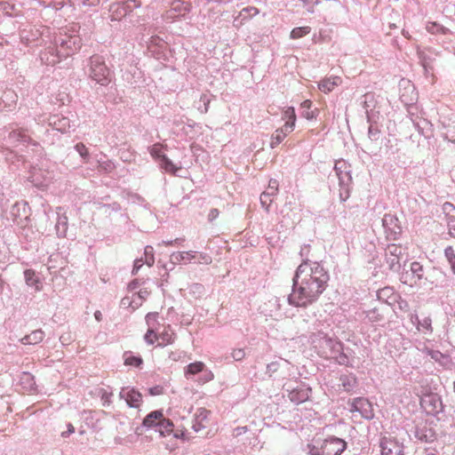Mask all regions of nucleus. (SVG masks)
Instances as JSON below:
<instances>
[{"mask_svg": "<svg viewBox=\"0 0 455 455\" xmlns=\"http://www.w3.org/2000/svg\"><path fill=\"white\" fill-rule=\"evenodd\" d=\"M427 354L436 362H439L443 358V355L438 350L427 349Z\"/></svg>", "mask_w": 455, "mask_h": 455, "instance_id": "nucleus-58", "label": "nucleus"}, {"mask_svg": "<svg viewBox=\"0 0 455 455\" xmlns=\"http://www.w3.org/2000/svg\"><path fill=\"white\" fill-rule=\"evenodd\" d=\"M419 59H420L421 65L424 68L425 75H427L429 72V69H432V68L430 67L431 59H430V57H427L421 53L419 54Z\"/></svg>", "mask_w": 455, "mask_h": 455, "instance_id": "nucleus-54", "label": "nucleus"}, {"mask_svg": "<svg viewBox=\"0 0 455 455\" xmlns=\"http://www.w3.org/2000/svg\"><path fill=\"white\" fill-rule=\"evenodd\" d=\"M79 4L84 6H96L98 5L101 0H76Z\"/></svg>", "mask_w": 455, "mask_h": 455, "instance_id": "nucleus-63", "label": "nucleus"}, {"mask_svg": "<svg viewBox=\"0 0 455 455\" xmlns=\"http://www.w3.org/2000/svg\"><path fill=\"white\" fill-rule=\"evenodd\" d=\"M123 357L124 364L128 366L139 368L143 363L142 358L140 355H133L131 351L124 352Z\"/></svg>", "mask_w": 455, "mask_h": 455, "instance_id": "nucleus-30", "label": "nucleus"}, {"mask_svg": "<svg viewBox=\"0 0 455 455\" xmlns=\"http://www.w3.org/2000/svg\"><path fill=\"white\" fill-rule=\"evenodd\" d=\"M196 255L197 251H175L171 254V261L173 264H188L196 258Z\"/></svg>", "mask_w": 455, "mask_h": 455, "instance_id": "nucleus-18", "label": "nucleus"}, {"mask_svg": "<svg viewBox=\"0 0 455 455\" xmlns=\"http://www.w3.org/2000/svg\"><path fill=\"white\" fill-rule=\"evenodd\" d=\"M420 405L427 414L433 416L439 414L443 410L441 397L434 393L423 395L420 399Z\"/></svg>", "mask_w": 455, "mask_h": 455, "instance_id": "nucleus-6", "label": "nucleus"}, {"mask_svg": "<svg viewBox=\"0 0 455 455\" xmlns=\"http://www.w3.org/2000/svg\"><path fill=\"white\" fill-rule=\"evenodd\" d=\"M386 261L389 269L394 272H398L401 269L400 259L403 255V249L396 244H389L386 249Z\"/></svg>", "mask_w": 455, "mask_h": 455, "instance_id": "nucleus-9", "label": "nucleus"}, {"mask_svg": "<svg viewBox=\"0 0 455 455\" xmlns=\"http://www.w3.org/2000/svg\"><path fill=\"white\" fill-rule=\"evenodd\" d=\"M438 28V23L436 22H429L426 28L427 30L429 32V33H432V34H435V33H438L439 30L437 29Z\"/></svg>", "mask_w": 455, "mask_h": 455, "instance_id": "nucleus-64", "label": "nucleus"}, {"mask_svg": "<svg viewBox=\"0 0 455 455\" xmlns=\"http://www.w3.org/2000/svg\"><path fill=\"white\" fill-rule=\"evenodd\" d=\"M191 4L183 0H173L171 4L170 12L177 13L179 16H183L190 11Z\"/></svg>", "mask_w": 455, "mask_h": 455, "instance_id": "nucleus-24", "label": "nucleus"}, {"mask_svg": "<svg viewBox=\"0 0 455 455\" xmlns=\"http://www.w3.org/2000/svg\"><path fill=\"white\" fill-rule=\"evenodd\" d=\"M310 32H311L310 27H298V28H294L291 31L290 36L291 39H299V38H301V37L308 35Z\"/></svg>", "mask_w": 455, "mask_h": 455, "instance_id": "nucleus-41", "label": "nucleus"}, {"mask_svg": "<svg viewBox=\"0 0 455 455\" xmlns=\"http://www.w3.org/2000/svg\"><path fill=\"white\" fill-rule=\"evenodd\" d=\"M351 411L359 412L362 417L366 419H371L374 416L371 403L363 397H356L354 399Z\"/></svg>", "mask_w": 455, "mask_h": 455, "instance_id": "nucleus-11", "label": "nucleus"}, {"mask_svg": "<svg viewBox=\"0 0 455 455\" xmlns=\"http://www.w3.org/2000/svg\"><path fill=\"white\" fill-rule=\"evenodd\" d=\"M205 365L202 362H195L189 363L185 368V376L187 379H190L191 376L196 375L204 371Z\"/></svg>", "mask_w": 455, "mask_h": 455, "instance_id": "nucleus-33", "label": "nucleus"}, {"mask_svg": "<svg viewBox=\"0 0 455 455\" xmlns=\"http://www.w3.org/2000/svg\"><path fill=\"white\" fill-rule=\"evenodd\" d=\"M112 393L104 390L101 394V400L104 406H108L111 403Z\"/></svg>", "mask_w": 455, "mask_h": 455, "instance_id": "nucleus-60", "label": "nucleus"}, {"mask_svg": "<svg viewBox=\"0 0 455 455\" xmlns=\"http://www.w3.org/2000/svg\"><path fill=\"white\" fill-rule=\"evenodd\" d=\"M231 355L234 358V360L241 361L244 358L245 352L243 348H236L233 350Z\"/></svg>", "mask_w": 455, "mask_h": 455, "instance_id": "nucleus-59", "label": "nucleus"}, {"mask_svg": "<svg viewBox=\"0 0 455 455\" xmlns=\"http://www.w3.org/2000/svg\"><path fill=\"white\" fill-rule=\"evenodd\" d=\"M309 250V244H304L300 248L299 255L302 262L292 277L291 292L288 296V303L294 307H306L315 302L325 291L330 280L329 273L323 266L308 258Z\"/></svg>", "mask_w": 455, "mask_h": 455, "instance_id": "nucleus-1", "label": "nucleus"}, {"mask_svg": "<svg viewBox=\"0 0 455 455\" xmlns=\"http://www.w3.org/2000/svg\"><path fill=\"white\" fill-rule=\"evenodd\" d=\"M320 91L328 93L333 90V82L331 78L323 79L318 84Z\"/></svg>", "mask_w": 455, "mask_h": 455, "instance_id": "nucleus-48", "label": "nucleus"}, {"mask_svg": "<svg viewBox=\"0 0 455 455\" xmlns=\"http://www.w3.org/2000/svg\"><path fill=\"white\" fill-rule=\"evenodd\" d=\"M330 358L335 359L339 365L353 367L348 355L344 351L343 345H341V349L337 354L333 353Z\"/></svg>", "mask_w": 455, "mask_h": 455, "instance_id": "nucleus-32", "label": "nucleus"}, {"mask_svg": "<svg viewBox=\"0 0 455 455\" xmlns=\"http://www.w3.org/2000/svg\"><path fill=\"white\" fill-rule=\"evenodd\" d=\"M50 124H52L54 128L61 132H66L67 127H69V121L68 118L62 117L60 118L57 116H54L51 121Z\"/></svg>", "mask_w": 455, "mask_h": 455, "instance_id": "nucleus-35", "label": "nucleus"}, {"mask_svg": "<svg viewBox=\"0 0 455 455\" xmlns=\"http://www.w3.org/2000/svg\"><path fill=\"white\" fill-rule=\"evenodd\" d=\"M278 192V181L271 179L268 183V188L260 195V204L262 207L269 212V206L273 201L272 197L276 196Z\"/></svg>", "mask_w": 455, "mask_h": 455, "instance_id": "nucleus-14", "label": "nucleus"}, {"mask_svg": "<svg viewBox=\"0 0 455 455\" xmlns=\"http://www.w3.org/2000/svg\"><path fill=\"white\" fill-rule=\"evenodd\" d=\"M339 386L343 391L350 393L356 387L357 379L353 373L341 374Z\"/></svg>", "mask_w": 455, "mask_h": 455, "instance_id": "nucleus-21", "label": "nucleus"}, {"mask_svg": "<svg viewBox=\"0 0 455 455\" xmlns=\"http://www.w3.org/2000/svg\"><path fill=\"white\" fill-rule=\"evenodd\" d=\"M444 256L451 267L452 273L455 275V251L452 246H447L444 249Z\"/></svg>", "mask_w": 455, "mask_h": 455, "instance_id": "nucleus-44", "label": "nucleus"}, {"mask_svg": "<svg viewBox=\"0 0 455 455\" xmlns=\"http://www.w3.org/2000/svg\"><path fill=\"white\" fill-rule=\"evenodd\" d=\"M20 384L23 386V388L28 391L35 389L36 381L34 376L29 372H22L20 376Z\"/></svg>", "mask_w": 455, "mask_h": 455, "instance_id": "nucleus-34", "label": "nucleus"}, {"mask_svg": "<svg viewBox=\"0 0 455 455\" xmlns=\"http://www.w3.org/2000/svg\"><path fill=\"white\" fill-rule=\"evenodd\" d=\"M26 205H27V204H26L25 203H23V204H19V203L15 204L12 206V210H11V214H12V216H14V217H17V214H18V212H20V206H22L23 210L25 211V209H26Z\"/></svg>", "mask_w": 455, "mask_h": 455, "instance_id": "nucleus-62", "label": "nucleus"}, {"mask_svg": "<svg viewBox=\"0 0 455 455\" xmlns=\"http://www.w3.org/2000/svg\"><path fill=\"white\" fill-rule=\"evenodd\" d=\"M157 339H161L163 345L172 344L173 342V332L170 331V327H168V329L164 328V330L157 335Z\"/></svg>", "mask_w": 455, "mask_h": 455, "instance_id": "nucleus-45", "label": "nucleus"}, {"mask_svg": "<svg viewBox=\"0 0 455 455\" xmlns=\"http://www.w3.org/2000/svg\"><path fill=\"white\" fill-rule=\"evenodd\" d=\"M334 171L339 179V198L345 202L349 197L352 176L350 165L344 160H339L335 163Z\"/></svg>", "mask_w": 455, "mask_h": 455, "instance_id": "nucleus-4", "label": "nucleus"}, {"mask_svg": "<svg viewBox=\"0 0 455 455\" xmlns=\"http://www.w3.org/2000/svg\"><path fill=\"white\" fill-rule=\"evenodd\" d=\"M286 137V132L283 130H275L271 136L270 147L275 148L277 147Z\"/></svg>", "mask_w": 455, "mask_h": 455, "instance_id": "nucleus-39", "label": "nucleus"}, {"mask_svg": "<svg viewBox=\"0 0 455 455\" xmlns=\"http://www.w3.org/2000/svg\"><path fill=\"white\" fill-rule=\"evenodd\" d=\"M162 417V410H156L149 412L142 421V427L146 429L154 428L156 430Z\"/></svg>", "mask_w": 455, "mask_h": 455, "instance_id": "nucleus-20", "label": "nucleus"}, {"mask_svg": "<svg viewBox=\"0 0 455 455\" xmlns=\"http://www.w3.org/2000/svg\"><path fill=\"white\" fill-rule=\"evenodd\" d=\"M381 455H404L403 444L390 437H381L379 440Z\"/></svg>", "mask_w": 455, "mask_h": 455, "instance_id": "nucleus-8", "label": "nucleus"}, {"mask_svg": "<svg viewBox=\"0 0 455 455\" xmlns=\"http://www.w3.org/2000/svg\"><path fill=\"white\" fill-rule=\"evenodd\" d=\"M132 9V5L129 4H118L116 5H112L110 8V12H112V20H121L123 17L126 16L129 10Z\"/></svg>", "mask_w": 455, "mask_h": 455, "instance_id": "nucleus-26", "label": "nucleus"}, {"mask_svg": "<svg viewBox=\"0 0 455 455\" xmlns=\"http://www.w3.org/2000/svg\"><path fill=\"white\" fill-rule=\"evenodd\" d=\"M283 118L286 121V129H293L296 122V114L293 107H288L283 112Z\"/></svg>", "mask_w": 455, "mask_h": 455, "instance_id": "nucleus-36", "label": "nucleus"}, {"mask_svg": "<svg viewBox=\"0 0 455 455\" xmlns=\"http://www.w3.org/2000/svg\"><path fill=\"white\" fill-rule=\"evenodd\" d=\"M68 228V217L61 207L57 208V220L55 224L56 234L59 237H65Z\"/></svg>", "mask_w": 455, "mask_h": 455, "instance_id": "nucleus-17", "label": "nucleus"}, {"mask_svg": "<svg viewBox=\"0 0 455 455\" xmlns=\"http://www.w3.org/2000/svg\"><path fill=\"white\" fill-rule=\"evenodd\" d=\"M376 122L369 123L368 137L371 141H377L379 139L380 131L374 124Z\"/></svg>", "mask_w": 455, "mask_h": 455, "instance_id": "nucleus-46", "label": "nucleus"}, {"mask_svg": "<svg viewBox=\"0 0 455 455\" xmlns=\"http://www.w3.org/2000/svg\"><path fill=\"white\" fill-rule=\"evenodd\" d=\"M133 303H134V300L132 298L125 296L121 299L120 307H124V308L132 307V310H134L140 305V302L136 303V306H133Z\"/></svg>", "mask_w": 455, "mask_h": 455, "instance_id": "nucleus-52", "label": "nucleus"}, {"mask_svg": "<svg viewBox=\"0 0 455 455\" xmlns=\"http://www.w3.org/2000/svg\"><path fill=\"white\" fill-rule=\"evenodd\" d=\"M103 207H105L107 209L106 212L108 211L119 212L121 210V205L116 202L109 204H104Z\"/></svg>", "mask_w": 455, "mask_h": 455, "instance_id": "nucleus-61", "label": "nucleus"}, {"mask_svg": "<svg viewBox=\"0 0 455 455\" xmlns=\"http://www.w3.org/2000/svg\"><path fill=\"white\" fill-rule=\"evenodd\" d=\"M149 153L158 162L162 159V156H165L162 153V146L160 144H155L149 148Z\"/></svg>", "mask_w": 455, "mask_h": 455, "instance_id": "nucleus-47", "label": "nucleus"}, {"mask_svg": "<svg viewBox=\"0 0 455 455\" xmlns=\"http://www.w3.org/2000/svg\"><path fill=\"white\" fill-rule=\"evenodd\" d=\"M209 414L210 411L205 408L197 409L195 414V421L192 426L195 432H199L201 429L206 427L204 423L208 420Z\"/></svg>", "mask_w": 455, "mask_h": 455, "instance_id": "nucleus-19", "label": "nucleus"}, {"mask_svg": "<svg viewBox=\"0 0 455 455\" xmlns=\"http://www.w3.org/2000/svg\"><path fill=\"white\" fill-rule=\"evenodd\" d=\"M8 139L11 143L28 144L31 139L23 131L13 130L9 133Z\"/></svg>", "mask_w": 455, "mask_h": 455, "instance_id": "nucleus-27", "label": "nucleus"}, {"mask_svg": "<svg viewBox=\"0 0 455 455\" xmlns=\"http://www.w3.org/2000/svg\"><path fill=\"white\" fill-rule=\"evenodd\" d=\"M443 212L445 215L448 235L455 238V206L451 203L446 202L443 204Z\"/></svg>", "mask_w": 455, "mask_h": 455, "instance_id": "nucleus-15", "label": "nucleus"}, {"mask_svg": "<svg viewBox=\"0 0 455 455\" xmlns=\"http://www.w3.org/2000/svg\"><path fill=\"white\" fill-rule=\"evenodd\" d=\"M411 121L419 134L426 138L429 137V132L431 131L432 124L428 120L416 117L415 119L411 118Z\"/></svg>", "mask_w": 455, "mask_h": 455, "instance_id": "nucleus-22", "label": "nucleus"}, {"mask_svg": "<svg viewBox=\"0 0 455 455\" xmlns=\"http://www.w3.org/2000/svg\"><path fill=\"white\" fill-rule=\"evenodd\" d=\"M347 442L336 436L326 438L322 443V455H341L347 449Z\"/></svg>", "mask_w": 455, "mask_h": 455, "instance_id": "nucleus-7", "label": "nucleus"}, {"mask_svg": "<svg viewBox=\"0 0 455 455\" xmlns=\"http://www.w3.org/2000/svg\"><path fill=\"white\" fill-rule=\"evenodd\" d=\"M120 398L124 399L127 405L132 408H139L141 401V394L133 387H123L119 394Z\"/></svg>", "mask_w": 455, "mask_h": 455, "instance_id": "nucleus-12", "label": "nucleus"}, {"mask_svg": "<svg viewBox=\"0 0 455 455\" xmlns=\"http://www.w3.org/2000/svg\"><path fill=\"white\" fill-rule=\"evenodd\" d=\"M78 26L72 24L60 30L54 37V47H50L41 53V60L46 65L53 66L60 59L74 54L81 48L82 42L78 32Z\"/></svg>", "mask_w": 455, "mask_h": 455, "instance_id": "nucleus-2", "label": "nucleus"}, {"mask_svg": "<svg viewBox=\"0 0 455 455\" xmlns=\"http://www.w3.org/2000/svg\"><path fill=\"white\" fill-rule=\"evenodd\" d=\"M312 102L310 100H305L301 103V116L307 120H311L315 117V113L311 110Z\"/></svg>", "mask_w": 455, "mask_h": 455, "instance_id": "nucleus-43", "label": "nucleus"}, {"mask_svg": "<svg viewBox=\"0 0 455 455\" xmlns=\"http://www.w3.org/2000/svg\"><path fill=\"white\" fill-rule=\"evenodd\" d=\"M28 180L36 188L44 189L48 186L50 179L40 169L33 168Z\"/></svg>", "mask_w": 455, "mask_h": 455, "instance_id": "nucleus-16", "label": "nucleus"}, {"mask_svg": "<svg viewBox=\"0 0 455 455\" xmlns=\"http://www.w3.org/2000/svg\"><path fill=\"white\" fill-rule=\"evenodd\" d=\"M145 264L152 267L155 263L154 249L152 246H146L145 248Z\"/></svg>", "mask_w": 455, "mask_h": 455, "instance_id": "nucleus-49", "label": "nucleus"}, {"mask_svg": "<svg viewBox=\"0 0 455 455\" xmlns=\"http://www.w3.org/2000/svg\"><path fill=\"white\" fill-rule=\"evenodd\" d=\"M115 164L112 161L108 160L104 162L99 161V170L100 172H104L106 173H110L114 171Z\"/></svg>", "mask_w": 455, "mask_h": 455, "instance_id": "nucleus-50", "label": "nucleus"}, {"mask_svg": "<svg viewBox=\"0 0 455 455\" xmlns=\"http://www.w3.org/2000/svg\"><path fill=\"white\" fill-rule=\"evenodd\" d=\"M173 430V423L171 419L163 417L160 419L159 424L157 425V427L156 429V432H158L162 436H165L167 435H170Z\"/></svg>", "mask_w": 455, "mask_h": 455, "instance_id": "nucleus-29", "label": "nucleus"}, {"mask_svg": "<svg viewBox=\"0 0 455 455\" xmlns=\"http://www.w3.org/2000/svg\"><path fill=\"white\" fill-rule=\"evenodd\" d=\"M287 391L289 392V399L292 403L299 404L308 400L311 388L306 384H299L296 387L291 388V390L287 389Z\"/></svg>", "mask_w": 455, "mask_h": 455, "instance_id": "nucleus-10", "label": "nucleus"}, {"mask_svg": "<svg viewBox=\"0 0 455 455\" xmlns=\"http://www.w3.org/2000/svg\"><path fill=\"white\" fill-rule=\"evenodd\" d=\"M410 271L416 277V280L420 282L424 278V267L423 266L418 262H411L410 265Z\"/></svg>", "mask_w": 455, "mask_h": 455, "instance_id": "nucleus-38", "label": "nucleus"}, {"mask_svg": "<svg viewBox=\"0 0 455 455\" xmlns=\"http://www.w3.org/2000/svg\"><path fill=\"white\" fill-rule=\"evenodd\" d=\"M144 339L147 344L153 345L155 341L157 339V334L153 328H148V331L144 336Z\"/></svg>", "mask_w": 455, "mask_h": 455, "instance_id": "nucleus-51", "label": "nucleus"}, {"mask_svg": "<svg viewBox=\"0 0 455 455\" xmlns=\"http://www.w3.org/2000/svg\"><path fill=\"white\" fill-rule=\"evenodd\" d=\"M414 437L421 442L428 443L434 440V434L432 433V430L427 427H417L414 430Z\"/></svg>", "mask_w": 455, "mask_h": 455, "instance_id": "nucleus-28", "label": "nucleus"}, {"mask_svg": "<svg viewBox=\"0 0 455 455\" xmlns=\"http://www.w3.org/2000/svg\"><path fill=\"white\" fill-rule=\"evenodd\" d=\"M24 277L26 283L28 286L35 287L36 290H40V281L38 276L36 275L35 271L32 269H27L24 271Z\"/></svg>", "mask_w": 455, "mask_h": 455, "instance_id": "nucleus-31", "label": "nucleus"}, {"mask_svg": "<svg viewBox=\"0 0 455 455\" xmlns=\"http://www.w3.org/2000/svg\"><path fill=\"white\" fill-rule=\"evenodd\" d=\"M160 167L164 169L165 172L176 173L178 168L173 164V163L166 156H162V159L159 161Z\"/></svg>", "mask_w": 455, "mask_h": 455, "instance_id": "nucleus-42", "label": "nucleus"}, {"mask_svg": "<svg viewBox=\"0 0 455 455\" xmlns=\"http://www.w3.org/2000/svg\"><path fill=\"white\" fill-rule=\"evenodd\" d=\"M364 100L363 102V108L365 110L367 122H376V119L379 117V112L378 110H375V99L374 95L371 93H366L364 96Z\"/></svg>", "mask_w": 455, "mask_h": 455, "instance_id": "nucleus-13", "label": "nucleus"}, {"mask_svg": "<svg viewBox=\"0 0 455 455\" xmlns=\"http://www.w3.org/2000/svg\"><path fill=\"white\" fill-rule=\"evenodd\" d=\"M417 330L424 334H431L433 332L432 319L429 316L423 317L419 322Z\"/></svg>", "mask_w": 455, "mask_h": 455, "instance_id": "nucleus-37", "label": "nucleus"}, {"mask_svg": "<svg viewBox=\"0 0 455 455\" xmlns=\"http://www.w3.org/2000/svg\"><path fill=\"white\" fill-rule=\"evenodd\" d=\"M44 338V332L38 329L33 331L30 334L24 336L20 342L24 345H35L40 343Z\"/></svg>", "mask_w": 455, "mask_h": 455, "instance_id": "nucleus-25", "label": "nucleus"}, {"mask_svg": "<svg viewBox=\"0 0 455 455\" xmlns=\"http://www.w3.org/2000/svg\"><path fill=\"white\" fill-rule=\"evenodd\" d=\"M212 257L208 253H205V252H199L198 253V261H197V263L209 265V264L212 263Z\"/></svg>", "mask_w": 455, "mask_h": 455, "instance_id": "nucleus-57", "label": "nucleus"}, {"mask_svg": "<svg viewBox=\"0 0 455 455\" xmlns=\"http://www.w3.org/2000/svg\"><path fill=\"white\" fill-rule=\"evenodd\" d=\"M157 317H158V313H153V312L148 313L146 315V323L148 325V328L155 329V324L157 321Z\"/></svg>", "mask_w": 455, "mask_h": 455, "instance_id": "nucleus-55", "label": "nucleus"}, {"mask_svg": "<svg viewBox=\"0 0 455 455\" xmlns=\"http://www.w3.org/2000/svg\"><path fill=\"white\" fill-rule=\"evenodd\" d=\"M311 340L314 344H317L321 349V353L325 357H331L335 353L337 354L341 349L342 342L329 337L323 331H318L311 336Z\"/></svg>", "mask_w": 455, "mask_h": 455, "instance_id": "nucleus-5", "label": "nucleus"}, {"mask_svg": "<svg viewBox=\"0 0 455 455\" xmlns=\"http://www.w3.org/2000/svg\"><path fill=\"white\" fill-rule=\"evenodd\" d=\"M396 221H397V219H395L393 215L385 214L382 219V225L386 228H390V226L393 225Z\"/></svg>", "mask_w": 455, "mask_h": 455, "instance_id": "nucleus-56", "label": "nucleus"}, {"mask_svg": "<svg viewBox=\"0 0 455 455\" xmlns=\"http://www.w3.org/2000/svg\"><path fill=\"white\" fill-rule=\"evenodd\" d=\"M400 280L403 283L409 284L410 286H414L418 284L419 281L416 280V277L411 274L409 270H405L401 274Z\"/></svg>", "mask_w": 455, "mask_h": 455, "instance_id": "nucleus-40", "label": "nucleus"}, {"mask_svg": "<svg viewBox=\"0 0 455 455\" xmlns=\"http://www.w3.org/2000/svg\"><path fill=\"white\" fill-rule=\"evenodd\" d=\"M86 74L101 86H108L113 77V72L107 66L104 57L100 55H92L89 58Z\"/></svg>", "mask_w": 455, "mask_h": 455, "instance_id": "nucleus-3", "label": "nucleus"}, {"mask_svg": "<svg viewBox=\"0 0 455 455\" xmlns=\"http://www.w3.org/2000/svg\"><path fill=\"white\" fill-rule=\"evenodd\" d=\"M290 363L280 358L279 360L271 362L267 365L266 373L271 378L273 374L275 373L278 370L288 371Z\"/></svg>", "mask_w": 455, "mask_h": 455, "instance_id": "nucleus-23", "label": "nucleus"}, {"mask_svg": "<svg viewBox=\"0 0 455 455\" xmlns=\"http://www.w3.org/2000/svg\"><path fill=\"white\" fill-rule=\"evenodd\" d=\"M76 151L81 156L84 160H87L89 157V152L87 148L83 143H77L75 146Z\"/></svg>", "mask_w": 455, "mask_h": 455, "instance_id": "nucleus-53", "label": "nucleus"}]
</instances>
